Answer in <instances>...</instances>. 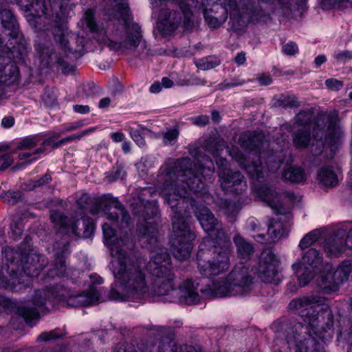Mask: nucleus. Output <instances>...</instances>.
Here are the masks:
<instances>
[{"label": "nucleus", "instance_id": "nucleus-1", "mask_svg": "<svg viewBox=\"0 0 352 352\" xmlns=\"http://www.w3.org/2000/svg\"><path fill=\"white\" fill-rule=\"evenodd\" d=\"M239 144L244 151L242 153L237 147L226 146L223 140H218L206 146H190L189 158L174 161L168 160L161 167L157 177L156 188L159 194L170 206L172 212L173 234L170 239V250L179 261L190 257L192 249V242L195 239L191 232L186 218L190 210L195 206V200L190 192L199 196L206 194V185L212 182L214 165L206 154H211L219 168V182L226 192L239 194L246 188V182L240 172L232 173L227 168V160L222 157L225 150L239 165L244 168L252 179L259 180L263 177V166L260 158H265L266 168L275 173L283 163L281 153L261 151L268 146L261 131L245 132L241 134Z\"/></svg>", "mask_w": 352, "mask_h": 352}, {"label": "nucleus", "instance_id": "nucleus-2", "mask_svg": "<svg viewBox=\"0 0 352 352\" xmlns=\"http://www.w3.org/2000/svg\"><path fill=\"white\" fill-rule=\"evenodd\" d=\"M151 188L142 190L139 204H132L133 212L143 217L144 225H140L138 232L142 245L151 251L152 255L148 263L138 251L131 250L130 217L119 201L105 195L93 199L83 194L77 200L80 210L96 214L102 209L107 218L119 228L116 231L109 223L102 226L104 243L109 248L112 257L109 267L116 285L120 290L111 289L109 298L113 300L142 302L153 296L167 295L175 291L172 265L167 250L160 246L158 229L155 221H148L157 215L154 202L146 201L144 197L151 195Z\"/></svg>", "mask_w": 352, "mask_h": 352}, {"label": "nucleus", "instance_id": "nucleus-3", "mask_svg": "<svg viewBox=\"0 0 352 352\" xmlns=\"http://www.w3.org/2000/svg\"><path fill=\"white\" fill-rule=\"evenodd\" d=\"M82 228H79L80 219H69L59 211H52L50 215L52 222L58 229L56 237H61V242H56L54 249L56 250V261L45 267L47 259L45 256L37 254L31 248V239L27 236L19 248L20 251L14 250L11 247L3 249V266L0 270V289L4 288L12 291H19L29 285L32 278L40 275L43 271V280L45 283L50 280L68 276L70 270H67L65 257L68 254V239L72 236L87 237L95 228L93 220L80 214Z\"/></svg>", "mask_w": 352, "mask_h": 352}, {"label": "nucleus", "instance_id": "nucleus-4", "mask_svg": "<svg viewBox=\"0 0 352 352\" xmlns=\"http://www.w3.org/2000/svg\"><path fill=\"white\" fill-rule=\"evenodd\" d=\"M325 301L324 297L314 294L292 300L289 309L296 311L305 324H282L286 342L279 348L281 341L276 340L272 352H287L288 347H294L296 352H323L322 343L329 342L333 336V316Z\"/></svg>", "mask_w": 352, "mask_h": 352}, {"label": "nucleus", "instance_id": "nucleus-5", "mask_svg": "<svg viewBox=\"0 0 352 352\" xmlns=\"http://www.w3.org/2000/svg\"><path fill=\"white\" fill-rule=\"evenodd\" d=\"M234 242L241 261L235 265L226 278L215 279L208 287L200 289L205 297L212 298L246 295L253 288L254 275H257L263 282H276L278 262L270 250H265L261 253L257 268L250 269V256L254 251L252 245L239 235L234 236Z\"/></svg>", "mask_w": 352, "mask_h": 352}, {"label": "nucleus", "instance_id": "nucleus-6", "mask_svg": "<svg viewBox=\"0 0 352 352\" xmlns=\"http://www.w3.org/2000/svg\"><path fill=\"white\" fill-rule=\"evenodd\" d=\"M195 212L202 228L208 234L197 253L199 271L206 277L218 276L226 272L230 265L232 243L230 237L208 208H196Z\"/></svg>", "mask_w": 352, "mask_h": 352}, {"label": "nucleus", "instance_id": "nucleus-7", "mask_svg": "<svg viewBox=\"0 0 352 352\" xmlns=\"http://www.w3.org/2000/svg\"><path fill=\"white\" fill-rule=\"evenodd\" d=\"M337 114L328 118L327 135L323 141L324 129L320 128L318 123H313L314 114L311 111H302L296 117V125L298 127L294 135L293 143L296 148H304L311 144V151L314 155H320L328 150L330 157H333L338 148L341 146L343 131L337 122Z\"/></svg>", "mask_w": 352, "mask_h": 352}, {"label": "nucleus", "instance_id": "nucleus-8", "mask_svg": "<svg viewBox=\"0 0 352 352\" xmlns=\"http://www.w3.org/2000/svg\"><path fill=\"white\" fill-rule=\"evenodd\" d=\"M116 3V18H120L124 23V32L120 41H113L107 36V32L100 28L95 20L94 12L91 9L85 11L82 23L85 24L91 33L96 34V39L109 45L111 48L124 52L126 50L137 47L141 41L140 27L138 23H130V11L126 0H113Z\"/></svg>", "mask_w": 352, "mask_h": 352}, {"label": "nucleus", "instance_id": "nucleus-9", "mask_svg": "<svg viewBox=\"0 0 352 352\" xmlns=\"http://www.w3.org/2000/svg\"><path fill=\"white\" fill-rule=\"evenodd\" d=\"M50 285L52 286V283H50ZM41 293V291L35 292L32 302V304L35 306L34 308L29 307L30 302L17 307L18 314L21 316L25 321L30 325L38 320L39 314L36 309L43 307L47 300L53 304L61 303L63 305L69 307H81L96 303L100 297L98 292L94 287H91L86 294L72 296H66V289L60 288L58 285H53L52 287L46 286V289L44 290V297L42 296Z\"/></svg>", "mask_w": 352, "mask_h": 352}, {"label": "nucleus", "instance_id": "nucleus-10", "mask_svg": "<svg viewBox=\"0 0 352 352\" xmlns=\"http://www.w3.org/2000/svg\"><path fill=\"white\" fill-rule=\"evenodd\" d=\"M153 13L158 14L157 28L164 35L171 34L179 25L181 14L170 9L173 2L178 4L184 16V25L188 29L190 25L192 9L204 6L202 0H150Z\"/></svg>", "mask_w": 352, "mask_h": 352}, {"label": "nucleus", "instance_id": "nucleus-11", "mask_svg": "<svg viewBox=\"0 0 352 352\" xmlns=\"http://www.w3.org/2000/svg\"><path fill=\"white\" fill-rule=\"evenodd\" d=\"M330 269L327 264L324 270L316 280L318 290L323 294H331L339 290L340 285L352 274V262L343 261L333 272H330Z\"/></svg>", "mask_w": 352, "mask_h": 352}, {"label": "nucleus", "instance_id": "nucleus-12", "mask_svg": "<svg viewBox=\"0 0 352 352\" xmlns=\"http://www.w3.org/2000/svg\"><path fill=\"white\" fill-rule=\"evenodd\" d=\"M322 268V256L314 248L309 249L305 252L300 263H296L292 265L300 287L307 285L315 274L318 272V276L321 275Z\"/></svg>", "mask_w": 352, "mask_h": 352}, {"label": "nucleus", "instance_id": "nucleus-13", "mask_svg": "<svg viewBox=\"0 0 352 352\" xmlns=\"http://www.w3.org/2000/svg\"><path fill=\"white\" fill-rule=\"evenodd\" d=\"M286 229L284 224L281 222V219L278 218L276 220H270L268 225L267 239L263 234H258L254 236L255 240L259 243H270L279 240L285 234H286Z\"/></svg>", "mask_w": 352, "mask_h": 352}, {"label": "nucleus", "instance_id": "nucleus-14", "mask_svg": "<svg viewBox=\"0 0 352 352\" xmlns=\"http://www.w3.org/2000/svg\"><path fill=\"white\" fill-rule=\"evenodd\" d=\"M52 144V139H43L41 134L30 135L23 138L18 144L17 148L29 150L36 148L35 153H41L45 151V146Z\"/></svg>", "mask_w": 352, "mask_h": 352}, {"label": "nucleus", "instance_id": "nucleus-15", "mask_svg": "<svg viewBox=\"0 0 352 352\" xmlns=\"http://www.w3.org/2000/svg\"><path fill=\"white\" fill-rule=\"evenodd\" d=\"M182 302L188 305L196 304L199 301L198 289L195 286L191 280H186L180 285L176 291Z\"/></svg>", "mask_w": 352, "mask_h": 352}, {"label": "nucleus", "instance_id": "nucleus-16", "mask_svg": "<svg viewBox=\"0 0 352 352\" xmlns=\"http://www.w3.org/2000/svg\"><path fill=\"white\" fill-rule=\"evenodd\" d=\"M346 248V240L344 241L343 236H340L338 234H333L324 243V252L329 257L339 256Z\"/></svg>", "mask_w": 352, "mask_h": 352}, {"label": "nucleus", "instance_id": "nucleus-17", "mask_svg": "<svg viewBox=\"0 0 352 352\" xmlns=\"http://www.w3.org/2000/svg\"><path fill=\"white\" fill-rule=\"evenodd\" d=\"M162 351L165 352V351L168 350V349H164V347H162L160 352H162ZM169 351H172L173 350L170 349ZM114 352H151V349L148 348V346H144L143 344H138L137 349H135V346L133 345L123 344L116 346L114 349ZM176 352H177V349H176ZM178 352H202V351L197 349L192 346L184 345L180 346Z\"/></svg>", "mask_w": 352, "mask_h": 352}, {"label": "nucleus", "instance_id": "nucleus-18", "mask_svg": "<svg viewBox=\"0 0 352 352\" xmlns=\"http://www.w3.org/2000/svg\"><path fill=\"white\" fill-rule=\"evenodd\" d=\"M256 190L261 201L266 202L276 213H280V197L276 192L266 186H262Z\"/></svg>", "mask_w": 352, "mask_h": 352}, {"label": "nucleus", "instance_id": "nucleus-19", "mask_svg": "<svg viewBox=\"0 0 352 352\" xmlns=\"http://www.w3.org/2000/svg\"><path fill=\"white\" fill-rule=\"evenodd\" d=\"M36 52L39 54L40 59L45 65L49 66L50 63L54 62L62 65L64 60L58 57L56 53H52L53 49L50 44H36L35 46Z\"/></svg>", "mask_w": 352, "mask_h": 352}, {"label": "nucleus", "instance_id": "nucleus-20", "mask_svg": "<svg viewBox=\"0 0 352 352\" xmlns=\"http://www.w3.org/2000/svg\"><path fill=\"white\" fill-rule=\"evenodd\" d=\"M282 177L292 183H300L306 180L304 170L299 166H290L283 170Z\"/></svg>", "mask_w": 352, "mask_h": 352}, {"label": "nucleus", "instance_id": "nucleus-21", "mask_svg": "<svg viewBox=\"0 0 352 352\" xmlns=\"http://www.w3.org/2000/svg\"><path fill=\"white\" fill-rule=\"evenodd\" d=\"M318 178L327 187L336 186L338 183V175L329 168H322L318 174Z\"/></svg>", "mask_w": 352, "mask_h": 352}, {"label": "nucleus", "instance_id": "nucleus-22", "mask_svg": "<svg viewBox=\"0 0 352 352\" xmlns=\"http://www.w3.org/2000/svg\"><path fill=\"white\" fill-rule=\"evenodd\" d=\"M27 10L36 17L41 18L47 14V8L43 0H25Z\"/></svg>", "mask_w": 352, "mask_h": 352}, {"label": "nucleus", "instance_id": "nucleus-23", "mask_svg": "<svg viewBox=\"0 0 352 352\" xmlns=\"http://www.w3.org/2000/svg\"><path fill=\"white\" fill-rule=\"evenodd\" d=\"M54 35L55 40L58 43H59L63 50H64V52L66 53L67 45L68 42L67 38L69 35L66 24L62 23L61 24L56 27L54 30Z\"/></svg>", "mask_w": 352, "mask_h": 352}, {"label": "nucleus", "instance_id": "nucleus-24", "mask_svg": "<svg viewBox=\"0 0 352 352\" xmlns=\"http://www.w3.org/2000/svg\"><path fill=\"white\" fill-rule=\"evenodd\" d=\"M321 236V232L318 230H315L307 234L300 241L299 248L304 250L311 246Z\"/></svg>", "mask_w": 352, "mask_h": 352}, {"label": "nucleus", "instance_id": "nucleus-25", "mask_svg": "<svg viewBox=\"0 0 352 352\" xmlns=\"http://www.w3.org/2000/svg\"><path fill=\"white\" fill-rule=\"evenodd\" d=\"M223 9V15L219 19L217 17L213 16L207 12V10L205 9L204 15L205 20L208 25L212 28H219L223 23L226 21L227 19L228 15H227V9L222 8Z\"/></svg>", "mask_w": 352, "mask_h": 352}, {"label": "nucleus", "instance_id": "nucleus-26", "mask_svg": "<svg viewBox=\"0 0 352 352\" xmlns=\"http://www.w3.org/2000/svg\"><path fill=\"white\" fill-rule=\"evenodd\" d=\"M219 60L217 58L210 56L200 60L197 65L200 69L207 70L219 65Z\"/></svg>", "mask_w": 352, "mask_h": 352}, {"label": "nucleus", "instance_id": "nucleus-27", "mask_svg": "<svg viewBox=\"0 0 352 352\" xmlns=\"http://www.w3.org/2000/svg\"><path fill=\"white\" fill-rule=\"evenodd\" d=\"M179 132L177 129L173 128L168 129L167 131L163 133V141L166 145L174 144L179 136Z\"/></svg>", "mask_w": 352, "mask_h": 352}, {"label": "nucleus", "instance_id": "nucleus-28", "mask_svg": "<svg viewBox=\"0 0 352 352\" xmlns=\"http://www.w3.org/2000/svg\"><path fill=\"white\" fill-rule=\"evenodd\" d=\"M325 85L329 89L338 91L343 87L344 83L342 81L338 79L329 78L325 81Z\"/></svg>", "mask_w": 352, "mask_h": 352}, {"label": "nucleus", "instance_id": "nucleus-29", "mask_svg": "<svg viewBox=\"0 0 352 352\" xmlns=\"http://www.w3.org/2000/svg\"><path fill=\"white\" fill-rule=\"evenodd\" d=\"M58 331L59 330L56 329L49 332H43L38 336V340L41 341H48L58 338L60 336Z\"/></svg>", "mask_w": 352, "mask_h": 352}, {"label": "nucleus", "instance_id": "nucleus-30", "mask_svg": "<svg viewBox=\"0 0 352 352\" xmlns=\"http://www.w3.org/2000/svg\"><path fill=\"white\" fill-rule=\"evenodd\" d=\"M39 153H35V151L33 153L22 151L19 154V158L21 161L24 160L25 162L30 163L38 159L37 155Z\"/></svg>", "mask_w": 352, "mask_h": 352}, {"label": "nucleus", "instance_id": "nucleus-31", "mask_svg": "<svg viewBox=\"0 0 352 352\" xmlns=\"http://www.w3.org/2000/svg\"><path fill=\"white\" fill-rule=\"evenodd\" d=\"M298 51L297 45L294 42H289L283 46V52L287 55H294Z\"/></svg>", "mask_w": 352, "mask_h": 352}, {"label": "nucleus", "instance_id": "nucleus-32", "mask_svg": "<svg viewBox=\"0 0 352 352\" xmlns=\"http://www.w3.org/2000/svg\"><path fill=\"white\" fill-rule=\"evenodd\" d=\"M282 103L285 107H296L298 106V100L295 96H285L282 100Z\"/></svg>", "mask_w": 352, "mask_h": 352}, {"label": "nucleus", "instance_id": "nucleus-33", "mask_svg": "<svg viewBox=\"0 0 352 352\" xmlns=\"http://www.w3.org/2000/svg\"><path fill=\"white\" fill-rule=\"evenodd\" d=\"M13 160V157L10 153H7L1 156L0 158V161L1 162V169L3 170L10 166L12 164Z\"/></svg>", "mask_w": 352, "mask_h": 352}, {"label": "nucleus", "instance_id": "nucleus-34", "mask_svg": "<svg viewBox=\"0 0 352 352\" xmlns=\"http://www.w3.org/2000/svg\"><path fill=\"white\" fill-rule=\"evenodd\" d=\"M12 234L14 236L17 237L21 234L23 230V226L21 223H12L10 226Z\"/></svg>", "mask_w": 352, "mask_h": 352}, {"label": "nucleus", "instance_id": "nucleus-35", "mask_svg": "<svg viewBox=\"0 0 352 352\" xmlns=\"http://www.w3.org/2000/svg\"><path fill=\"white\" fill-rule=\"evenodd\" d=\"M94 131V128H91L88 130H85L82 132H81L80 133L78 134V135H69L68 137L66 138V140H67V142H69L72 140H79L80 138H81L82 137L89 134V133H91Z\"/></svg>", "mask_w": 352, "mask_h": 352}, {"label": "nucleus", "instance_id": "nucleus-36", "mask_svg": "<svg viewBox=\"0 0 352 352\" xmlns=\"http://www.w3.org/2000/svg\"><path fill=\"white\" fill-rule=\"evenodd\" d=\"M73 110L78 113L86 114L90 111V108L88 105L75 104L73 106Z\"/></svg>", "mask_w": 352, "mask_h": 352}, {"label": "nucleus", "instance_id": "nucleus-37", "mask_svg": "<svg viewBox=\"0 0 352 352\" xmlns=\"http://www.w3.org/2000/svg\"><path fill=\"white\" fill-rule=\"evenodd\" d=\"M209 118L206 116H200L195 118L194 123L197 125L204 126L208 124Z\"/></svg>", "mask_w": 352, "mask_h": 352}, {"label": "nucleus", "instance_id": "nucleus-38", "mask_svg": "<svg viewBox=\"0 0 352 352\" xmlns=\"http://www.w3.org/2000/svg\"><path fill=\"white\" fill-rule=\"evenodd\" d=\"M68 1L69 0H49V3L52 10L56 9V7L61 9L63 3Z\"/></svg>", "mask_w": 352, "mask_h": 352}, {"label": "nucleus", "instance_id": "nucleus-39", "mask_svg": "<svg viewBox=\"0 0 352 352\" xmlns=\"http://www.w3.org/2000/svg\"><path fill=\"white\" fill-rule=\"evenodd\" d=\"M125 136L122 132H116L111 134V138L114 142H121L124 140Z\"/></svg>", "mask_w": 352, "mask_h": 352}, {"label": "nucleus", "instance_id": "nucleus-40", "mask_svg": "<svg viewBox=\"0 0 352 352\" xmlns=\"http://www.w3.org/2000/svg\"><path fill=\"white\" fill-rule=\"evenodd\" d=\"M14 120L12 117H5L1 121V125L4 128H10L13 126Z\"/></svg>", "mask_w": 352, "mask_h": 352}, {"label": "nucleus", "instance_id": "nucleus-41", "mask_svg": "<svg viewBox=\"0 0 352 352\" xmlns=\"http://www.w3.org/2000/svg\"><path fill=\"white\" fill-rule=\"evenodd\" d=\"M132 138L140 147L145 145V140L140 135L134 133L132 135Z\"/></svg>", "mask_w": 352, "mask_h": 352}, {"label": "nucleus", "instance_id": "nucleus-42", "mask_svg": "<svg viewBox=\"0 0 352 352\" xmlns=\"http://www.w3.org/2000/svg\"><path fill=\"white\" fill-rule=\"evenodd\" d=\"M234 60L236 63L239 65L244 64L246 61L245 54L243 52L239 53Z\"/></svg>", "mask_w": 352, "mask_h": 352}, {"label": "nucleus", "instance_id": "nucleus-43", "mask_svg": "<svg viewBox=\"0 0 352 352\" xmlns=\"http://www.w3.org/2000/svg\"><path fill=\"white\" fill-rule=\"evenodd\" d=\"M258 80L261 85H268L272 82V78L270 75L264 74L261 76Z\"/></svg>", "mask_w": 352, "mask_h": 352}, {"label": "nucleus", "instance_id": "nucleus-44", "mask_svg": "<svg viewBox=\"0 0 352 352\" xmlns=\"http://www.w3.org/2000/svg\"><path fill=\"white\" fill-rule=\"evenodd\" d=\"M111 100L109 98H102L99 102L98 107L100 109H107L110 106Z\"/></svg>", "mask_w": 352, "mask_h": 352}, {"label": "nucleus", "instance_id": "nucleus-45", "mask_svg": "<svg viewBox=\"0 0 352 352\" xmlns=\"http://www.w3.org/2000/svg\"><path fill=\"white\" fill-rule=\"evenodd\" d=\"M162 85L159 82H154L150 87V91L154 94L159 93L162 90Z\"/></svg>", "mask_w": 352, "mask_h": 352}, {"label": "nucleus", "instance_id": "nucleus-46", "mask_svg": "<svg viewBox=\"0 0 352 352\" xmlns=\"http://www.w3.org/2000/svg\"><path fill=\"white\" fill-rule=\"evenodd\" d=\"M162 86L164 88H170L173 85V82L167 77H164L162 79Z\"/></svg>", "mask_w": 352, "mask_h": 352}, {"label": "nucleus", "instance_id": "nucleus-47", "mask_svg": "<svg viewBox=\"0 0 352 352\" xmlns=\"http://www.w3.org/2000/svg\"><path fill=\"white\" fill-rule=\"evenodd\" d=\"M327 60L326 56L324 55L318 56L314 60V63L317 67H319L322 64H323Z\"/></svg>", "mask_w": 352, "mask_h": 352}, {"label": "nucleus", "instance_id": "nucleus-48", "mask_svg": "<svg viewBox=\"0 0 352 352\" xmlns=\"http://www.w3.org/2000/svg\"><path fill=\"white\" fill-rule=\"evenodd\" d=\"M346 240V245L347 248L352 249V228L350 229L347 234Z\"/></svg>", "mask_w": 352, "mask_h": 352}, {"label": "nucleus", "instance_id": "nucleus-49", "mask_svg": "<svg viewBox=\"0 0 352 352\" xmlns=\"http://www.w3.org/2000/svg\"><path fill=\"white\" fill-rule=\"evenodd\" d=\"M50 179V177L48 175H45L43 178L36 182V184L34 185V187L40 186L45 182H47Z\"/></svg>", "mask_w": 352, "mask_h": 352}, {"label": "nucleus", "instance_id": "nucleus-50", "mask_svg": "<svg viewBox=\"0 0 352 352\" xmlns=\"http://www.w3.org/2000/svg\"><path fill=\"white\" fill-rule=\"evenodd\" d=\"M122 148L125 153H129L131 149L130 142H123L122 144Z\"/></svg>", "mask_w": 352, "mask_h": 352}, {"label": "nucleus", "instance_id": "nucleus-51", "mask_svg": "<svg viewBox=\"0 0 352 352\" xmlns=\"http://www.w3.org/2000/svg\"><path fill=\"white\" fill-rule=\"evenodd\" d=\"M212 119L214 122H218L220 120V116L217 111H213L212 113Z\"/></svg>", "mask_w": 352, "mask_h": 352}, {"label": "nucleus", "instance_id": "nucleus-52", "mask_svg": "<svg viewBox=\"0 0 352 352\" xmlns=\"http://www.w3.org/2000/svg\"><path fill=\"white\" fill-rule=\"evenodd\" d=\"M67 140H66V138H63L61 139L58 142L56 143V144H53V141L52 140V144L50 145H52L54 147H57V146H59L60 145H63V144H67Z\"/></svg>", "mask_w": 352, "mask_h": 352}, {"label": "nucleus", "instance_id": "nucleus-53", "mask_svg": "<svg viewBox=\"0 0 352 352\" xmlns=\"http://www.w3.org/2000/svg\"><path fill=\"white\" fill-rule=\"evenodd\" d=\"M93 278H95V280H91L93 283L102 284L103 282L102 278L100 276H90L91 279H92Z\"/></svg>", "mask_w": 352, "mask_h": 352}, {"label": "nucleus", "instance_id": "nucleus-54", "mask_svg": "<svg viewBox=\"0 0 352 352\" xmlns=\"http://www.w3.org/2000/svg\"><path fill=\"white\" fill-rule=\"evenodd\" d=\"M79 126L77 124H72L68 126H66L64 129V131H69L76 129Z\"/></svg>", "mask_w": 352, "mask_h": 352}, {"label": "nucleus", "instance_id": "nucleus-55", "mask_svg": "<svg viewBox=\"0 0 352 352\" xmlns=\"http://www.w3.org/2000/svg\"><path fill=\"white\" fill-rule=\"evenodd\" d=\"M122 173V170L121 169H116V170L114 172L115 175L113 176V179H117L119 177H122L121 175Z\"/></svg>", "mask_w": 352, "mask_h": 352}, {"label": "nucleus", "instance_id": "nucleus-56", "mask_svg": "<svg viewBox=\"0 0 352 352\" xmlns=\"http://www.w3.org/2000/svg\"><path fill=\"white\" fill-rule=\"evenodd\" d=\"M239 210V208L238 206H236L235 205H234V208L232 210V211L230 212V214H232L234 212H236Z\"/></svg>", "mask_w": 352, "mask_h": 352}, {"label": "nucleus", "instance_id": "nucleus-57", "mask_svg": "<svg viewBox=\"0 0 352 352\" xmlns=\"http://www.w3.org/2000/svg\"><path fill=\"white\" fill-rule=\"evenodd\" d=\"M250 223L254 225L255 224V220L254 219L250 220Z\"/></svg>", "mask_w": 352, "mask_h": 352}, {"label": "nucleus", "instance_id": "nucleus-58", "mask_svg": "<svg viewBox=\"0 0 352 352\" xmlns=\"http://www.w3.org/2000/svg\"><path fill=\"white\" fill-rule=\"evenodd\" d=\"M231 208V204L229 203L228 206V210H230V208Z\"/></svg>", "mask_w": 352, "mask_h": 352}, {"label": "nucleus", "instance_id": "nucleus-59", "mask_svg": "<svg viewBox=\"0 0 352 352\" xmlns=\"http://www.w3.org/2000/svg\"><path fill=\"white\" fill-rule=\"evenodd\" d=\"M349 97L351 99H352V91L349 94Z\"/></svg>", "mask_w": 352, "mask_h": 352}]
</instances>
